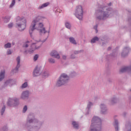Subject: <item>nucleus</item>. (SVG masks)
<instances>
[{"label":"nucleus","instance_id":"obj_11","mask_svg":"<svg viewBox=\"0 0 131 131\" xmlns=\"http://www.w3.org/2000/svg\"><path fill=\"white\" fill-rule=\"evenodd\" d=\"M129 50H130V48H129L128 47H125L124 48L121 53V56L122 58H125V57H127Z\"/></svg>","mask_w":131,"mask_h":131},{"label":"nucleus","instance_id":"obj_37","mask_svg":"<svg viewBox=\"0 0 131 131\" xmlns=\"http://www.w3.org/2000/svg\"><path fill=\"white\" fill-rule=\"evenodd\" d=\"M30 42H29V41H27L26 42H25L23 46V48H28V47H29Z\"/></svg>","mask_w":131,"mask_h":131},{"label":"nucleus","instance_id":"obj_3","mask_svg":"<svg viewBox=\"0 0 131 131\" xmlns=\"http://www.w3.org/2000/svg\"><path fill=\"white\" fill-rule=\"evenodd\" d=\"M98 15L97 16L98 20H106L111 16H113L114 11L110 7L107 6L100 7L98 10Z\"/></svg>","mask_w":131,"mask_h":131},{"label":"nucleus","instance_id":"obj_50","mask_svg":"<svg viewBox=\"0 0 131 131\" xmlns=\"http://www.w3.org/2000/svg\"><path fill=\"white\" fill-rule=\"evenodd\" d=\"M111 5H112V3H109L108 4V6H111Z\"/></svg>","mask_w":131,"mask_h":131},{"label":"nucleus","instance_id":"obj_36","mask_svg":"<svg viewBox=\"0 0 131 131\" xmlns=\"http://www.w3.org/2000/svg\"><path fill=\"white\" fill-rule=\"evenodd\" d=\"M65 26H66V28H68V29H71V24H70L69 23H68V22L66 23Z\"/></svg>","mask_w":131,"mask_h":131},{"label":"nucleus","instance_id":"obj_42","mask_svg":"<svg viewBox=\"0 0 131 131\" xmlns=\"http://www.w3.org/2000/svg\"><path fill=\"white\" fill-rule=\"evenodd\" d=\"M94 29L96 31V33H98V25L94 26Z\"/></svg>","mask_w":131,"mask_h":131},{"label":"nucleus","instance_id":"obj_12","mask_svg":"<svg viewBox=\"0 0 131 131\" xmlns=\"http://www.w3.org/2000/svg\"><path fill=\"white\" fill-rule=\"evenodd\" d=\"M15 84V80L13 79H9L6 80L4 83V88H7V86H12Z\"/></svg>","mask_w":131,"mask_h":131},{"label":"nucleus","instance_id":"obj_1","mask_svg":"<svg viewBox=\"0 0 131 131\" xmlns=\"http://www.w3.org/2000/svg\"><path fill=\"white\" fill-rule=\"evenodd\" d=\"M45 123V121H40L38 119L35 118V115L30 113L27 119V123L25 124V128L28 131L34 130L38 131Z\"/></svg>","mask_w":131,"mask_h":131},{"label":"nucleus","instance_id":"obj_2","mask_svg":"<svg viewBox=\"0 0 131 131\" xmlns=\"http://www.w3.org/2000/svg\"><path fill=\"white\" fill-rule=\"evenodd\" d=\"M41 17L37 16L36 19H34L31 26L30 27L29 33L31 37H32V32L35 29L39 30L40 34H46V33H50V30L48 31L46 30V28L43 27V24L40 23Z\"/></svg>","mask_w":131,"mask_h":131},{"label":"nucleus","instance_id":"obj_24","mask_svg":"<svg viewBox=\"0 0 131 131\" xmlns=\"http://www.w3.org/2000/svg\"><path fill=\"white\" fill-rule=\"evenodd\" d=\"M99 40H100V38L97 36H95L91 39L90 42L91 43H95L96 41H99Z\"/></svg>","mask_w":131,"mask_h":131},{"label":"nucleus","instance_id":"obj_39","mask_svg":"<svg viewBox=\"0 0 131 131\" xmlns=\"http://www.w3.org/2000/svg\"><path fill=\"white\" fill-rule=\"evenodd\" d=\"M81 52H83V50H80V51H74V55H78L79 53H81Z\"/></svg>","mask_w":131,"mask_h":131},{"label":"nucleus","instance_id":"obj_41","mask_svg":"<svg viewBox=\"0 0 131 131\" xmlns=\"http://www.w3.org/2000/svg\"><path fill=\"white\" fill-rule=\"evenodd\" d=\"M37 59H38V54H36L33 58V60L34 61H37Z\"/></svg>","mask_w":131,"mask_h":131},{"label":"nucleus","instance_id":"obj_40","mask_svg":"<svg viewBox=\"0 0 131 131\" xmlns=\"http://www.w3.org/2000/svg\"><path fill=\"white\" fill-rule=\"evenodd\" d=\"M27 109H28L27 105H25L23 108V113H25V112L27 111Z\"/></svg>","mask_w":131,"mask_h":131},{"label":"nucleus","instance_id":"obj_21","mask_svg":"<svg viewBox=\"0 0 131 131\" xmlns=\"http://www.w3.org/2000/svg\"><path fill=\"white\" fill-rule=\"evenodd\" d=\"M34 51H35V50L34 49V48H33V47H31V48L28 50H26L24 51V54L25 55H27V54H33Z\"/></svg>","mask_w":131,"mask_h":131},{"label":"nucleus","instance_id":"obj_35","mask_svg":"<svg viewBox=\"0 0 131 131\" xmlns=\"http://www.w3.org/2000/svg\"><path fill=\"white\" fill-rule=\"evenodd\" d=\"M27 86H28V83H27V82H25L21 85V89H26Z\"/></svg>","mask_w":131,"mask_h":131},{"label":"nucleus","instance_id":"obj_29","mask_svg":"<svg viewBox=\"0 0 131 131\" xmlns=\"http://www.w3.org/2000/svg\"><path fill=\"white\" fill-rule=\"evenodd\" d=\"M3 19L5 23H8L11 20V16H5Z\"/></svg>","mask_w":131,"mask_h":131},{"label":"nucleus","instance_id":"obj_15","mask_svg":"<svg viewBox=\"0 0 131 131\" xmlns=\"http://www.w3.org/2000/svg\"><path fill=\"white\" fill-rule=\"evenodd\" d=\"M92 106H94V103L92 102V101H89L86 108V115H89L90 114V112H91V108Z\"/></svg>","mask_w":131,"mask_h":131},{"label":"nucleus","instance_id":"obj_25","mask_svg":"<svg viewBox=\"0 0 131 131\" xmlns=\"http://www.w3.org/2000/svg\"><path fill=\"white\" fill-rule=\"evenodd\" d=\"M114 126L115 127V129L116 131L119 130V127L118 126V120H115V123L114 124Z\"/></svg>","mask_w":131,"mask_h":131},{"label":"nucleus","instance_id":"obj_20","mask_svg":"<svg viewBox=\"0 0 131 131\" xmlns=\"http://www.w3.org/2000/svg\"><path fill=\"white\" fill-rule=\"evenodd\" d=\"M72 125L73 126V128L75 129H79V123H78V122H76V121H73L72 122Z\"/></svg>","mask_w":131,"mask_h":131},{"label":"nucleus","instance_id":"obj_53","mask_svg":"<svg viewBox=\"0 0 131 131\" xmlns=\"http://www.w3.org/2000/svg\"><path fill=\"white\" fill-rule=\"evenodd\" d=\"M130 91H131V89L130 90Z\"/></svg>","mask_w":131,"mask_h":131},{"label":"nucleus","instance_id":"obj_30","mask_svg":"<svg viewBox=\"0 0 131 131\" xmlns=\"http://www.w3.org/2000/svg\"><path fill=\"white\" fill-rule=\"evenodd\" d=\"M4 49H10L12 48V44L10 42H8L4 45Z\"/></svg>","mask_w":131,"mask_h":131},{"label":"nucleus","instance_id":"obj_44","mask_svg":"<svg viewBox=\"0 0 131 131\" xmlns=\"http://www.w3.org/2000/svg\"><path fill=\"white\" fill-rule=\"evenodd\" d=\"M13 23H10L8 25V28H12L13 27Z\"/></svg>","mask_w":131,"mask_h":131},{"label":"nucleus","instance_id":"obj_23","mask_svg":"<svg viewBox=\"0 0 131 131\" xmlns=\"http://www.w3.org/2000/svg\"><path fill=\"white\" fill-rule=\"evenodd\" d=\"M50 5V3L47 2L46 3H44L42 4L41 6H39L38 8V10H41V9H43V8H46L48 6Z\"/></svg>","mask_w":131,"mask_h":131},{"label":"nucleus","instance_id":"obj_32","mask_svg":"<svg viewBox=\"0 0 131 131\" xmlns=\"http://www.w3.org/2000/svg\"><path fill=\"white\" fill-rule=\"evenodd\" d=\"M5 111H6V105H4L1 110V115H4V114L5 113Z\"/></svg>","mask_w":131,"mask_h":131},{"label":"nucleus","instance_id":"obj_10","mask_svg":"<svg viewBox=\"0 0 131 131\" xmlns=\"http://www.w3.org/2000/svg\"><path fill=\"white\" fill-rule=\"evenodd\" d=\"M100 113L101 114H107L108 113V108L107 107V106L104 104L101 103L100 105Z\"/></svg>","mask_w":131,"mask_h":131},{"label":"nucleus","instance_id":"obj_22","mask_svg":"<svg viewBox=\"0 0 131 131\" xmlns=\"http://www.w3.org/2000/svg\"><path fill=\"white\" fill-rule=\"evenodd\" d=\"M41 75L43 78H47L51 75V74L49 71H45L43 73H42Z\"/></svg>","mask_w":131,"mask_h":131},{"label":"nucleus","instance_id":"obj_5","mask_svg":"<svg viewBox=\"0 0 131 131\" xmlns=\"http://www.w3.org/2000/svg\"><path fill=\"white\" fill-rule=\"evenodd\" d=\"M15 22L19 31H23L26 28V19L24 17L17 16Z\"/></svg>","mask_w":131,"mask_h":131},{"label":"nucleus","instance_id":"obj_49","mask_svg":"<svg viewBox=\"0 0 131 131\" xmlns=\"http://www.w3.org/2000/svg\"><path fill=\"white\" fill-rule=\"evenodd\" d=\"M14 45H15V42H12V46H14Z\"/></svg>","mask_w":131,"mask_h":131},{"label":"nucleus","instance_id":"obj_33","mask_svg":"<svg viewBox=\"0 0 131 131\" xmlns=\"http://www.w3.org/2000/svg\"><path fill=\"white\" fill-rule=\"evenodd\" d=\"M111 104H115V103H117V98L116 97H113L111 100Z\"/></svg>","mask_w":131,"mask_h":131},{"label":"nucleus","instance_id":"obj_28","mask_svg":"<svg viewBox=\"0 0 131 131\" xmlns=\"http://www.w3.org/2000/svg\"><path fill=\"white\" fill-rule=\"evenodd\" d=\"M69 39L70 40V42L72 43L73 45H77V43L76 42V41L75 40V39H74V37H71L69 38Z\"/></svg>","mask_w":131,"mask_h":131},{"label":"nucleus","instance_id":"obj_14","mask_svg":"<svg viewBox=\"0 0 131 131\" xmlns=\"http://www.w3.org/2000/svg\"><path fill=\"white\" fill-rule=\"evenodd\" d=\"M20 56H18L16 58L17 65L15 69H13V71L14 73H17L19 71V68H20Z\"/></svg>","mask_w":131,"mask_h":131},{"label":"nucleus","instance_id":"obj_26","mask_svg":"<svg viewBox=\"0 0 131 131\" xmlns=\"http://www.w3.org/2000/svg\"><path fill=\"white\" fill-rule=\"evenodd\" d=\"M5 70L2 71L0 73V82L2 81L4 78H5Z\"/></svg>","mask_w":131,"mask_h":131},{"label":"nucleus","instance_id":"obj_7","mask_svg":"<svg viewBox=\"0 0 131 131\" xmlns=\"http://www.w3.org/2000/svg\"><path fill=\"white\" fill-rule=\"evenodd\" d=\"M19 104V99L16 97L9 98L7 102L8 107H17Z\"/></svg>","mask_w":131,"mask_h":131},{"label":"nucleus","instance_id":"obj_51","mask_svg":"<svg viewBox=\"0 0 131 131\" xmlns=\"http://www.w3.org/2000/svg\"><path fill=\"white\" fill-rule=\"evenodd\" d=\"M46 40H47V39H46L45 40H44L43 41H42V42H45V41H46Z\"/></svg>","mask_w":131,"mask_h":131},{"label":"nucleus","instance_id":"obj_9","mask_svg":"<svg viewBox=\"0 0 131 131\" xmlns=\"http://www.w3.org/2000/svg\"><path fill=\"white\" fill-rule=\"evenodd\" d=\"M41 72V66H37L33 71V76H34V77L38 76L40 75Z\"/></svg>","mask_w":131,"mask_h":131},{"label":"nucleus","instance_id":"obj_38","mask_svg":"<svg viewBox=\"0 0 131 131\" xmlns=\"http://www.w3.org/2000/svg\"><path fill=\"white\" fill-rule=\"evenodd\" d=\"M15 1L16 0H12V2H11L10 5L9 6L10 8H12V7H14V6H15Z\"/></svg>","mask_w":131,"mask_h":131},{"label":"nucleus","instance_id":"obj_52","mask_svg":"<svg viewBox=\"0 0 131 131\" xmlns=\"http://www.w3.org/2000/svg\"><path fill=\"white\" fill-rule=\"evenodd\" d=\"M18 2H21V0H18Z\"/></svg>","mask_w":131,"mask_h":131},{"label":"nucleus","instance_id":"obj_18","mask_svg":"<svg viewBox=\"0 0 131 131\" xmlns=\"http://www.w3.org/2000/svg\"><path fill=\"white\" fill-rule=\"evenodd\" d=\"M41 47V45L38 42L33 43L31 45V48L34 49V50H38Z\"/></svg>","mask_w":131,"mask_h":131},{"label":"nucleus","instance_id":"obj_8","mask_svg":"<svg viewBox=\"0 0 131 131\" xmlns=\"http://www.w3.org/2000/svg\"><path fill=\"white\" fill-rule=\"evenodd\" d=\"M75 15L79 20H82V18L83 17V10H82V6L79 5L77 7Z\"/></svg>","mask_w":131,"mask_h":131},{"label":"nucleus","instance_id":"obj_31","mask_svg":"<svg viewBox=\"0 0 131 131\" xmlns=\"http://www.w3.org/2000/svg\"><path fill=\"white\" fill-rule=\"evenodd\" d=\"M48 62L50 64H55L56 63V60H55V59L50 57L48 59Z\"/></svg>","mask_w":131,"mask_h":131},{"label":"nucleus","instance_id":"obj_17","mask_svg":"<svg viewBox=\"0 0 131 131\" xmlns=\"http://www.w3.org/2000/svg\"><path fill=\"white\" fill-rule=\"evenodd\" d=\"M121 73H124V72H131V65L129 67H125L122 68L120 70Z\"/></svg>","mask_w":131,"mask_h":131},{"label":"nucleus","instance_id":"obj_13","mask_svg":"<svg viewBox=\"0 0 131 131\" xmlns=\"http://www.w3.org/2000/svg\"><path fill=\"white\" fill-rule=\"evenodd\" d=\"M50 56H51V57H53L56 59H60V54H59V53H58V51L56 50L52 51L50 53Z\"/></svg>","mask_w":131,"mask_h":131},{"label":"nucleus","instance_id":"obj_16","mask_svg":"<svg viewBox=\"0 0 131 131\" xmlns=\"http://www.w3.org/2000/svg\"><path fill=\"white\" fill-rule=\"evenodd\" d=\"M20 98L23 100L28 99L29 98V91L28 90L24 91L21 95Z\"/></svg>","mask_w":131,"mask_h":131},{"label":"nucleus","instance_id":"obj_46","mask_svg":"<svg viewBox=\"0 0 131 131\" xmlns=\"http://www.w3.org/2000/svg\"><path fill=\"white\" fill-rule=\"evenodd\" d=\"M62 58L63 60H66L67 59V56L62 55Z\"/></svg>","mask_w":131,"mask_h":131},{"label":"nucleus","instance_id":"obj_45","mask_svg":"<svg viewBox=\"0 0 131 131\" xmlns=\"http://www.w3.org/2000/svg\"><path fill=\"white\" fill-rule=\"evenodd\" d=\"M7 55H12V51L11 50H8L7 51Z\"/></svg>","mask_w":131,"mask_h":131},{"label":"nucleus","instance_id":"obj_19","mask_svg":"<svg viewBox=\"0 0 131 131\" xmlns=\"http://www.w3.org/2000/svg\"><path fill=\"white\" fill-rule=\"evenodd\" d=\"M118 55V48H116L112 54H111V56L112 58H116Z\"/></svg>","mask_w":131,"mask_h":131},{"label":"nucleus","instance_id":"obj_43","mask_svg":"<svg viewBox=\"0 0 131 131\" xmlns=\"http://www.w3.org/2000/svg\"><path fill=\"white\" fill-rule=\"evenodd\" d=\"M76 57H75V55L72 54L70 55V59H72L73 60H74V59H75Z\"/></svg>","mask_w":131,"mask_h":131},{"label":"nucleus","instance_id":"obj_48","mask_svg":"<svg viewBox=\"0 0 131 131\" xmlns=\"http://www.w3.org/2000/svg\"><path fill=\"white\" fill-rule=\"evenodd\" d=\"M106 43H105L104 42H102L101 46H104V45H105Z\"/></svg>","mask_w":131,"mask_h":131},{"label":"nucleus","instance_id":"obj_27","mask_svg":"<svg viewBox=\"0 0 131 131\" xmlns=\"http://www.w3.org/2000/svg\"><path fill=\"white\" fill-rule=\"evenodd\" d=\"M125 130L126 131H131V123L127 122L125 125Z\"/></svg>","mask_w":131,"mask_h":131},{"label":"nucleus","instance_id":"obj_47","mask_svg":"<svg viewBox=\"0 0 131 131\" xmlns=\"http://www.w3.org/2000/svg\"><path fill=\"white\" fill-rule=\"evenodd\" d=\"M111 47H109L108 48H107V51H111Z\"/></svg>","mask_w":131,"mask_h":131},{"label":"nucleus","instance_id":"obj_34","mask_svg":"<svg viewBox=\"0 0 131 131\" xmlns=\"http://www.w3.org/2000/svg\"><path fill=\"white\" fill-rule=\"evenodd\" d=\"M2 131H8L9 127H8V125H5L2 127Z\"/></svg>","mask_w":131,"mask_h":131},{"label":"nucleus","instance_id":"obj_6","mask_svg":"<svg viewBox=\"0 0 131 131\" xmlns=\"http://www.w3.org/2000/svg\"><path fill=\"white\" fill-rule=\"evenodd\" d=\"M70 79L69 76L67 74H61L57 81L56 86L59 87L62 86V85H65L69 82Z\"/></svg>","mask_w":131,"mask_h":131},{"label":"nucleus","instance_id":"obj_4","mask_svg":"<svg viewBox=\"0 0 131 131\" xmlns=\"http://www.w3.org/2000/svg\"><path fill=\"white\" fill-rule=\"evenodd\" d=\"M102 129V121L98 117H94L92 120L90 131H101Z\"/></svg>","mask_w":131,"mask_h":131}]
</instances>
